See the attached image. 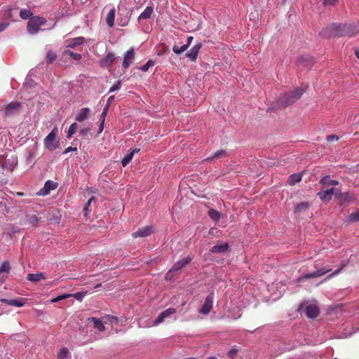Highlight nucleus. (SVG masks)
<instances>
[{
	"mask_svg": "<svg viewBox=\"0 0 359 359\" xmlns=\"http://www.w3.org/2000/svg\"><path fill=\"white\" fill-rule=\"evenodd\" d=\"M337 0H324V4L334 6Z\"/></svg>",
	"mask_w": 359,
	"mask_h": 359,
	"instance_id": "864d4df0",
	"label": "nucleus"
},
{
	"mask_svg": "<svg viewBox=\"0 0 359 359\" xmlns=\"http://www.w3.org/2000/svg\"><path fill=\"white\" fill-rule=\"evenodd\" d=\"M226 155H227V151L226 150L221 149V150H218V151H215L212 156L208 157L204 161H212L215 158H220L224 157Z\"/></svg>",
	"mask_w": 359,
	"mask_h": 359,
	"instance_id": "a878e982",
	"label": "nucleus"
},
{
	"mask_svg": "<svg viewBox=\"0 0 359 359\" xmlns=\"http://www.w3.org/2000/svg\"><path fill=\"white\" fill-rule=\"evenodd\" d=\"M10 301H11V299H0V302L5 303V304H7L8 305H9Z\"/></svg>",
	"mask_w": 359,
	"mask_h": 359,
	"instance_id": "052dcab7",
	"label": "nucleus"
},
{
	"mask_svg": "<svg viewBox=\"0 0 359 359\" xmlns=\"http://www.w3.org/2000/svg\"><path fill=\"white\" fill-rule=\"evenodd\" d=\"M64 55H69L74 60H80L82 57L80 53H74L70 50H65L63 53Z\"/></svg>",
	"mask_w": 359,
	"mask_h": 359,
	"instance_id": "7c9ffc66",
	"label": "nucleus"
},
{
	"mask_svg": "<svg viewBox=\"0 0 359 359\" xmlns=\"http://www.w3.org/2000/svg\"><path fill=\"white\" fill-rule=\"evenodd\" d=\"M304 93L302 88H294L280 96L277 100V104L280 108H286L299 100Z\"/></svg>",
	"mask_w": 359,
	"mask_h": 359,
	"instance_id": "f03ea898",
	"label": "nucleus"
},
{
	"mask_svg": "<svg viewBox=\"0 0 359 359\" xmlns=\"http://www.w3.org/2000/svg\"><path fill=\"white\" fill-rule=\"evenodd\" d=\"M57 184L56 183L52 182V181H47L44 185V187L43 189L41 190V191H43L41 194L42 195H46L48 194L50 190H53L56 189Z\"/></svg>",
	"mask_w": 359,
	"mask_h": 359,
	"instance_id": "5701e85b",
	"label": "nucleus"
},
{
	"mask_svg": "<svg viewBox=\"0 0 359 359\" xmlns=\"http://www.w3.org/2000/svg\"><path fill=\"white\" fill-rule=\"evenodd\" d=\"M83 37H76L67 41V48H74L76 46L83 44Z\"/></svg>",
	"mask_w": 359,
	"mask_h": 359,
	"instance_id": "aec40b11",
	"label": "nucleus"
},
{
	"mask_svg": "<svg viewBox=\"0 0 359 359\" xmlns=\"http://www.w3.org/2000/svg\"><path fill=\"white\" fill-rule=\"evenodd\" d=\"M347 29L348 32H350V34H347V36L351 37L355 36L359 34V23L358 22H353L350 24H347Z\"/></svg>",
	"mask_w": 359,
	"mask_h": 359,
	"instance_id": "a211bd4d",
	"label": "nucleus"
},
{
	"mask_svg": "<svg viewBox=\"0 0 359 359\" xmlns=\"http://www.w3.org/2000/svg\"><path fill=\"white\" fill-rule=\"evenodd\" d=\"M153 8L147 6L144 11L138 17V20L140 22L142 20L149 19L153 13Z\"/></svg>",
	"mask_w": 359,
	"mask_h": 359,
	"instance_id": "bb28decb",
	"label": "nucleus"
},
{
	"mask_svg": "<svg viewBox=\"0 0 359 359\" xmlns=\"http://www.w3.org/2000/svg\"><path fill=\"white\" fill-rule=\"evenodd\" d=\"M355 56L359 59V47L355 50Z\"/></svg>",
	"mask_w": 359,
	"mask_h": 359,
	"instance_id": "680f3d73",
	"label": "nucleus"
},
{
	"mask_svg": "<svg viewBox=\"0 0 359 359\" xmlns=\"http://www.w3.org/2000/svg\"><path fill=\"white\" fill-rule=\"evenodd\" d=\"M46 278V276L44 273H29L27 277L28 280L33 283H37Z\"/></svg>",
	"mask_w": 359,
	"mask_h": 359,
	"instance_id": "6ab92c4d",
	"label": "nucleus"
},
{
	"mask_svg": "<svg viewBox=\"0 0 359 359\" xmlns=\"http://www.w3.org/2000/svg\"><path fill=\"white\" fill-rule=\"evenodd\" d=\"M115 13L116 10L114 8H112L108 13L106 21L109 27H112L114 25V19H115Z\"/></svg>",
	"mask_w": 359,
	"mask_h": 359,
	"instance_id": "b1692460",
	"label": "nucleus"
},
{
	"mask_svg": "<svg viewBox=\"0 0 359 359\" xmlns=\"http://www.w3.org/2000/svg\"><path fill=\"white\" fill-rule=\"evenodd\" d=\"M32 15V13L27 9H22L20 11V16L23 20L29 19Z\"/></svg>",
	"mask_w": 359,
	"mask_h": 359,
	"instance_id": "e433bc0d",
	"label": "nucleus"
},
{
	"mask_svg": "<svg viewBox=\"0 0 359 359\" xmlns=\"http://www.w3.org/2000/svg\"><path fill=\"white\" fill-rule=\"evenodd\" d=\"M57 57V55L55 52L52 50H48L46 57V62L48 64L53 63L55 61Z\"/></svg>",
	"mask_w": 359,
	"mask_h": 359,
	"instance_id": "c756f323",
	"label": "nucleus"
},
{
	"mask_svg": "<svg viewBox=\"0 0 359 359\" xmlns=\"http://www.w3.org/2000/svg\"><path fill=\"white\" fill-rule=\"evenodd\" d=\"M229 248V244L227 243H218L210 249V252L212 253H222L226 252Z\"/></svg>",
	"mask_w": 359,
	"mask_h": 359,
	"instance_id": "dca6fc26",
	"label": "nucleus"
},
{
	"mask_svg": "<svg viewBox=\"0 0 359 359\" xmlns=\"http://www.w3.org/2000/svg\"><path fill=\"white\" fill-rule=\"evenodd\" d=\"M77 150V148L76 147H67L65 151L63 152L64 154H67L72 151H76Z\"/></svg>",
	"mask_w": 359,
	"mask_h": 359,
	"instance_id": "5fc2aeb1",
	"label": "nucleus"
},
{
	"mask_svg": "<svg viewBox=\"0 0 359 359\" xmlns=\"http://www.w3.org/2000/svg\"><path fill=\"white\" fill-rule=\"evenodd\" d=\"M120 86H121V82L120 81H118L116 83V84L115 85H113L110 89H109V92L111 93V92H114L115 90H117L120 88Z\"/></svg>",
	"mask_w": 359,
	"mask_h": 359,
	"instance_id": "09e8293b",
	"label": "nucleus"
},
{
	"mask_svg": "<svg viewBox=\"0 0 359 359\" xmlns=\"http://www.w3.org/2000/svg\"><path fill=\"white\" fill-rule=\"evenodd\" d=\"M116 60L115 55L113 53H108L104 57L100 59V65L102 67H110Z\"/></svg>",
	"mask_w": 359,
	"mask_h": 359,
	"instance_id": "ddd939ff",
	"label": "nucleus"
},
{
	"mask_svg": "<svg viewBox=\"0 0 359 359\" xmlns=\"http://www.w3.org/2000/svg\"><path fill=\"white\" fill-rule=\"evenodd\" d=\"M91 321L93 323L94 327L97 329L100 332H103L105 330V327L102 322L96 318H92Z\"/></svg>",
	"mask_w": 359,
	"mask_h": 359,
	"instance_id": "cd10ccee",
	"label": "nucleus"
},
{
	"mask_svg": "<svg viewBox=\"0 0 359 359\" xmlns=\"http://www.w3.org/2000/svg\"><path fill=\"white\" fill-rule=\"evenodd\" d=\"M213 299L214 293L211 292L206 297L204 304L199 309V313L205 315L208 314L212 309Z\"/></svg>",
	"mask_w": 359,
	"mask_h": 359,
	"instance_id": "6e6552de",
	"label": "nucleus"
},
{
	"mask_svg": "<svg viewBox=\"0 0 359 359\" xmlns=\"http://www.w3.org/2000/svg\"><path fill=\"white\" fill-rule=\"evenodd\" d=\"M90 113L89 108H83L80 110L79 113L76 116V120L79 122H82L88 118Z\"/></svg>",
	"mask_w": 359,
	"mask_h": 359,
	"instance_id": "4be33fe9",
	"label": "nucleus"
},
{
	"mask_svg": "<svg viewBox=\"0 0 359 359\" xmlns=\"http://www.w3.org/2000/svg\"><path fill=\"white\" fill-rule=\"evenodd\" d=\"M69 355V351L67 348H62L57 353V359H66Z\"/></svg>",
	"mask_w": 359,
	"mask_h": 359,
	"instance_id": "2f4dec72",
	"label": "nucleus"
},
{
	"mask_svg": "<svg viewBox=\"0 0 359 359\" xmlns=\"http://www.w3.org/2000/svg\"><path fill=\"white\" fill-rule=\"evenodd\" d=\"M208 215L212 220L215 222L219 221L222 217L220 212L215 209H210L208 211Z\"/></svg>",
	"mask_w": 359,
	"mask_h": 359,
	"instance_id": "c85d7f7f",
	"label": "nucleus"
},
{
	"mask_svg": "<svg viewBox=\"0 0 359 359\" xmlns=\"http://www.w3.org/2000/svg\"><path fill=\"white\" fill-rule=\"evenodd\" d=\"M331 270H332V269L330 267H328V266L323 267V268L316 271L315 272L307 273V274H305L304 276H302L298 278L297 281L302 282L304 279H309V278H312L320 277V276H322L323 275L331 271Z\"/></svg>",
	"mask_w": 359,
	"mask_h": 359,
	"instance_id": "0eeeda50",
	"label": "nucleus"
},
{
	"mask_svg": "<svg viewBox=\"0 0 359 359\" xmlns=\"http://www.w3.org/2000/svg\"><path fill=\"white\" fill-rule=\"evenodd\" d=\"M135 58V51L133 48H130L129 50H128L124 55H123V61L122 63V66L125 69H128L131 63L133 62V60Z\"/></svg>",
	"mask_w": 359,
	"mask_h": 359,
	"instance_id": "f8f14e48",
	"label": "nucleus"
},
{
	"mask_svg": "<svg viewBox=\"0 0 359 359\" xmlns=\"http://www.w3.org/2000/svg\"><path fill=\"white\" fill-rule=\"evenodd\" d=\"M202 47L201 43L195 44L191 49L187 53V57L191 61H196L198 57V52Z\"/></svg>",
	"mask_w": 359,
	"mask_h": 359,
	"instance_id": "2eb2a0df",
	"label": "nucleus"
},
{
	"mask_svg": "<svg viewBox=\"0 0 359 359\" xmlns=\"http://www.w3.org/2000/svg\"><path fill=\"white\" fill-rule=\"evenodd\" d=\"M104 122H100L98 133H101L102 132L103 128H104Z\"/></svg>",
	"mask_w": 359,
	"mask_h": 359,
	"instance_id": "bf43d9fd",
	"label": "nucleus"
},
{
	"mask_svg": "<svg viewBox=\"0 0 359 359\" xmlns=\"http://www.w3.org/2000/svg\"><path fill=\"white\" fill-rule=\"evenodd\" d=\"M25 304V301L24 299L21 298L20 299H11L9 302V305L16 306V307H21L24 306Z\"/></svg>",
	"mask_w": 359,
	"mask_h": 359,
	"instance_id": "473e14b6",
	"label": "nucleus"
},
{
	"mask_svg": "<svg viewBox=\"0 0 359 359\" xmlns=\"http://www.w3.org/2000/svg\"><path fill=\"white\" fill-rule=\"evenodd\" d=\"M78 128V124L76 123H73L69 126L68 131H67V138H71L72 135L76 133V130Z\"/></svg>",
	"mask_w": 359,
	"mask_h": 359,
	"instance_id": "72a5a7b5",
	"label": "nucleus"
},
{
	"mask_svg": "<svg viewBox=\"0 0 359 359\" xmlns=\"http://www.w3.org/2000/svg\"><path fill=\"white\" fill-rule=\"evenodd\" d=\"M207 359H217V358L216 357L212 356V357H209Z\"/></svg>",
	"mask_w": 359,
	"mask_h": 359,
	"instance_id": "69168bd1",
	"label": "nucleus"
},
{
	"mask_svg": "<svg viewBox=\"0 0 359 359\" xmlns=\"http://www.w3.org/2000/svg\"><path fill=\"white\" fill-rule=\"evenodd\" d=\"M348 220L351 222H359V211L352 212L348 217Z\"/></svg>",
	"mask_w": 359,
	"mask_h": 359,
	"instance_id": "a19ab883",
	"label": "nucleus"
},
{
	"mask_svg": "<svg viewBox=\"0 0 359 359\" xmlns=\"http://www.w3.org/2000/svg\"><path fill=\"white\" fill-rule=\"evenodd\" d=\"M22 109V105L19 102H11L5 104L2 108V111L4 116L8 117H13L18 115Z\"/></svg>",
	"mask_w": 359,
	"mask_h": 359,
	"instance_id": "20e7f679",
	"label": "nucleus"
},
{
	"mask_svg": "<svg viewBox=\"0 0 359 359\" xmlns=\"http://www.w3.org/2000/svg\"><path fill=\"white\" fill-rule=\"evenodd\" d=\"M90 128L87 127V128H82L81 130H80V135L82 136V137H86V135H88V134L90 133Z\"/></svg>",
	"mask_w": 359,
	"mask_h": 359,
	"instance_id": "de8ad7c7",
	"label": "nucleus"
},
{
	"mask_svg": "<svg viewBox=\"0 0 359 359\" xmlns=\"http://www.w3.org/2000/svg\"><path fill=\"white\" fill-rule=\"evenodd\" d=\"M71 297V294H62V295H59L57 297H56L55 298L51 300L52 302L55 303V302H58L62 299H67L69 297Z\"/></svg>",
	"mask_w": 359,
	"mask_h": 359,
	"instance_id": "79ce46f5",
	"label": "nucleus"
},
{
	"mask_svg": "<svg viewBox=\"0 0 359 359\" xmlns=\"http://www.w3.org/2000/svg\"><path fill=\"white\" fill-rule=\"evenodd\" d=\"M154 227L152 226H147L139 229L137 231L133 232L132 236L134 238L138 237H147L150 236L154 232Z\"/></svg>",
	"mask_w": 359,
	"mask_h": 359,
	"instance_id": "9d476101",
	"label": "nucleus"
},
{
	"mask_svg": "<svg viewBox=\"0 0 359 359\" xmlns=\"http://www.w3.org/2000/svg\"><path fill=\"white\" fill-rule=\"evenodd\" d=\"M16 195L18 196H24V193H22V192H17Z\"/></svg>",
	"mask_w": 359,
	"mask_h": 359,
	"instance_id": "e2e57ef3",
	"label": "nucleus"
},
{
	"mask_svg": "<svg viewBox=\"0 0 359 359\" xmlns=\"http://www.w3.org/2000/svg\"><path fill=\"white\" fill-rule=\"evenodd\" d=\"M188 45H183L181 47H180V51H181V53L184 52L185 50H187L188 49Z\"/></svg>",
	"mask_w": 359,
	"mask_h": 359,
	"instance_id": "13d9d810",
	"label": "nucleus"
},
{
	"mask_svg": "<svg viewBox=\"0 0 359 359\" xmlns=\"http://www.w3.org/2000/svg\"><path fill=\"white\" fill-rule=\"evenodd\" d=\"M305 313L308 318H315L320 313L318 307L315 304H309L305 309Z\"/></svg>",
	"mask_w": 359,
	"mask_h": 359,
	"instance_id": "4468645a",
	"label": "nucleus"
},
{
	"mask_svg": "<svg viewBox=\"0 0 359 359\" xmlns=\"http://www.w3.org/2000/svg\"><path fill=\"white\" fill-rule=\"evenodd\" d=\"M139 149H134L128 154H127L121 161V164L123 167L126 166L133 159L135 153L139 152Z\"/></svg>",
	"mask_w": 359,
	"mask_h": 359,
	"instance_id": "393cba45",
	"label": "nucleus"
},
{
	"mask_svg": "<svg viewBox=\"0 0 359 359\" xmlns=\"http://www.w3.org/2000/svg\"><path fill=\"white\" fill-rule=\"evenodd\" d=\"M71 297H74L77 300L81 301L83 297L85 296V294L83 292H76L74 294H70Z\"/></svg>",
	"mask_w": 359,
	"mask_h": 359,
	"instance_id": "49530a36",
	"label": "nucleus"
},
{
	"mask_svg": "<svg viewBox=\"0 0 359 359\" xmlns=\"http://www.w3.org/2000/svg\"><path fill=\"white\" fill-rule=\"evenodd\" d=\"M109 109L108 107H104L103 110H102V112L100 116V122H104V120H105V117L108 113V111H109Z\"/></svg>",
	"mask_w": 359,
	"mask_h": 359,
	"instance_id": "c03bdc74",
	"label": "nucleus"
},
{
	"mask_svg": "<svg viewBox=\"0 0 359 359\" xmlns=\"http://www.w3.org/2000/svg\"><path fill=\"white\" fill-rule=\"evenodd\" d=\"M192 261V257H187L177 262L172 268L166 273L165 279L172 280L177 276L180 275L182 269L189 264Z\"/></svg>",
	"mask_w": 359,
	"mask_h": 359,
	"instance_id": "7ed1b4c3",
	"label": "nucleus"
},
{
	"mask_svg": "<svg viewBox=\"0 0 359 359\" xmlns=\"http://www.w3.org/2000/svg\"><path fill=\"white\" fill-rule=\"evenodd\" d=\"M238 349L232 348L228 353L227 355L230 359H234V358L237 355Z\"/></svg>",
	"mask_w": 359,
	"mask_h": 359,
	"instance_id": "a18cd8bd",
	"label": "nucleus"
},
{
	"mask_svg": "<svg viewBox=\"0 0 359 359\" xmlns=\"http://www.w3.org/2000/svg\"><path fill=\"white\" fill-rule=\"evenodd\" d=\"M172 50L176 54H180L181 53L180 47H178L177 46H174L173 48H172Z\"/></svg>",
	"mask_w": 359,
	"mask_h": 359,
	"instance_id": "6e6d98bb",
	"label": "nucleus"
},
{
	"mask_svg": "<svg viewBox=\"0 0 359 359\" xmlns=\"http://www.w3.org/2000/svg\"><path fill=\"white\" fill-rule=\"evenodd\" d=\"M309 207V205L307 202H302L298 203L295 207V212H301L303 210H307Z\"/></svg>",
	"mask_w": 359,
	"mask_h": 359,
	"instance_id": "4c0bfd02",
	"label": "nucleus"
},
{
	"mask_svg": "<svg viewBox=\"0 0 359 359\" xmlns=\"http://www.w3.org/2000/svg\"><path fill=\"white\" fill-rule=\"evenodd\" d=\"M154 62L151 60H149V61H147V62L143 65L142 67H140V69L142 71V72H147L149 70V69L151 67H153L154 65Z\"/></svg>",
	"mask_w": 359,
	"mask_h": 359,
	"instance_id": "ea45409f",
	"label": "nucleus"
},
{
	"mask_svg": "<svg viewBox=\"0 0 359 359\" xmlns=\"http://www.w3.org/2000/svg\"><path fill=\"white\" fill-rule=\"evenodd\" d=\"M114 95L110 96L107 100L105 107H108V108H109L111 104L114 102Z\"/></svg>",
	"mask_w": 359,
	"mask_h": 359,
	"instance_id": "3c124183",
	"label": "nucleus"
},
{
	"mask_svg": "<svg viewBox=\"0 0 359 359\" xmlns=\"http://www.w3.org/2000/svg\"><path fill=\"white\" fill-rule=\"evenodd\" d=\"M27 221L29 222V223L32 224L34 226H36L41 219L36 215H27Z\"/></svg>",
	"mask_w": 359,
	"mask_h": 359,
	"instance_id": "c9c22d12",
	"label": "nucleus"
},
{
	"mask_svg": "<svg viewBox=\"0 0 359 359\" xmlns=\"http://www.w3.org/2000/svg\"><path fill=\"white\" fill-rule=\"evenodd\" d=\"M176 313V309L174 308H169L161 312L157 318L154 321L153 325H158L163 323L164 320L170 316Z\"/></svg>",
	"mask_w": 359,
	"mask_h": 359,
	"instance_id": "9b49d317",
	"label": "nucleus"
},
{
	"mask_svg": "<svg viewBox=\"0 0 359 359\" xmlns=\"http://www.w3.org/2000/svg\"><path fill=\"white\" fill-rule=\"evenodd\" d=\"M344 266V265H343L341 268L338 269L337 270L334 271L333 273H332L330 275L328 276V278L333 277V276L337 275L338 273H339V272L342 270Z\"/></svg>",
	"mask_w": 359,
	"mask_h": 359,
	"instance_id": "603ef678",
	"label": "nucleus"
},
{
	"mask_svg": "<svg viewBox=\"0 0 359 359\" xmlns=\"http://www.w3.org/2000/svg\"><path fill=\"white\" fill-rule=\"evenodd\" d=\"M302 180V175L292 174L289 177L290 184L293 185L295 183L299 182Z\"/></svg>",
	"mask_w": 359,
	"mask_h": 359,
	"instance_id": "f704fd0d",
	"label": "nucleus"
},
{
	"mask_svg": "<svg viewBox=\"0 0 359 359\" xmlns=\"http://www.w3.org/2000/svg\"><path fill=\"white\" fill-rule=\"evenodd\" d=\"M47 20L46 18L39 16L32 17L27 23V31L31 34H36L40 26L46 25Z\"/></svg>",
	"mask_w": 359,
	"mask_h": 359,
	"instance_id": "39448f33",
	"label": "nucleus"
},
{
	"mask_svg": "<svg viewBox=\"0 0 359 359\" xmlns=\"http://www.w3.org/2000/svg\"><path fill=\"white\" fill-rule=\"evenodd\" d=\"M95 199V197L94 196H92L90 199H88V201H87V203L85 204L84 207H83V211L85 212V216L86 217H88V208L91 203V202L93 201H94Z\"/></svg>",
	"mask_w": 359,
	"mask_h": 359,
	"instance_id": "37998d69",
	"label": "nucleus"
},
{
	"mask_svg": "<svg viewBox=\"0 0 359 359\" xmlns=\"http://www.w3.org/2000/svg\"><path fill=\"white\" fill-rule=\"evenodd\" d=\"M297 62L298 65L307 67L313 62V60L310 55H303L297 60Z\"/></svg>",
	"mask_w": 359,
	"mask_h": 359,
	"instance_id": "412c9836",
	"label": "nucleus"
},
{
	"mask_svg": "<svg viewBox=\"0 0 359 359\" xmlns=\"http://www.w3.org/2000/svg\"><path fill=\"white\" fill-rule=\"evenodd\" d=\"M338 140H339V137L334 135H328L327 137V140L329 142L337 141Z\"/></svg>",
	"mask_w": 359,
	"mask_h": 359,
	"instance_id": "8fccbe9b",
	"label": "nucleus"
},
{
	"mask_svg": "<svg viewBox=\"0 0 359 359\" xmlns=\"http://www.w3.org/2000/svg\"><path fill=\"white\" fill-rule=\"evenodd\" d=\"M320 34L323 37H342L347 36L350 32L347 29V24L333 23L323 29Z\"/></svg>",
	"mask_w": 359,
	"mask_h": 359,
	"instance_id": "f257e3e1",
	"label": "nucleus"
},
{
	"mask_svg": "<svg viewBox=\"0 0 359 359\" xmlns=\"http://www.w3.org/2000/svg\"><path fill=\"white\" fill-rule=\"evenodd\" d=\"M339 193L337 191H334V188L330 189H323V191L318 192L317 195L319 198L324 201H329L332 199L333 195H338Z\"/></svg>",
	"mask_w": 359,
	"mask_h": 359,
	"instance_id": "1a4fd4ad",
	"label": "nucleus"
},
{
	"mask_svg": "<svg viewBox=\"0 0 359 359\" xmlns=\"http://www.w3.org/2000/svg\"><path fill=\"white\" fill-rule=\"evenodd\" d=\"M57 133V128H54L44 139V144L49 150H55L58 147V143L55 141Z\"/></svg>",
	"mask_w": 359,
	"mask_h": 359,
	"instance_id": "423d86ee",
	"label": "nucleus"
},
{
	"mask_svg": "<svg viewBox=\"0 0 359 359\" xmlns=\"http://www.w3.org/2000/svg\"><path fill=\"white\" fill-rule=\"evenodd\" d=\"M320 184L323 185V189H329V187L337 185L339 182L331 180L329 176H325L320 180Z\"/></svg>",
	"mask_w": 359,
	"mask_h": 359,
	"instance_id": "f3484780",
	"label": "nucleus"
},
{
	"mask_svg": "<svg viewBox=\"0 0 359 359\" xmlns=\"http://www.w3.org/2000/svg\"><path fill=\"white\" fill-rule=\"evenodd\" d=\"M11 269V266L8 262H4L0 266V274L1 273H8Z\"/></svg>",
	"mask_w": 359,
	"mask_h": 359,
	"instance_id": "58836bf2",
	"label": "nucleus"
},
{
	"mask_svg": "<svg viewBox=\"0 0 359 359\" xmlns=\"http://www.w3.org/2000/svg\"><path fill=\"white\" fill-rule=\"evenodd\" d=\"M100 286H101V284H100V283H99V284L96 285V286L95 287V288H98V287H100Z\"/></svg>",
	"mask_w": 359,
	"mask_h": 359,
	"instance_id": "0e129e2a",
	"label": "nucleus"
},
{
	"mask_svg": "<svg viewBox=\"0 0 359 359\" xmlns=\"http://www.w3.org/2000/svg\"><path fill=\"white\" fill-rule=\"evenodd\" d=\"M194 39V37L192 36H190L187 38V43L186 45H188V47L190 46L191 43V41H193Z\"/></svg>",
	"mask_w": 359,
	"mask_h": 359,
	"instance_id": "4d7b16f0",
	"label": "nucleus"
}]
</instances>
